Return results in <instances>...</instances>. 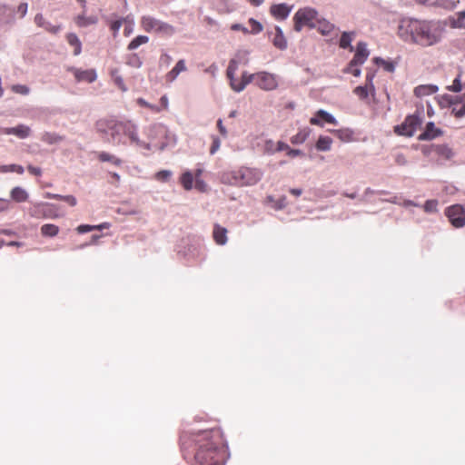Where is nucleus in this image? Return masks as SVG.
<instances>
[{
    "label": "nucleus",
    "mask_w": 465,
    "mask_h": 465,
    "mask_svg": "<svg viewBox=\"0 0 465 465\" xmlns=\"http://www.w3.org/2000/svg\"><path fill=\"white\" fill-rule=\"evenodd\" d=\"M95 129L104 143L114 146L130 144L147 151H163L176 144L175 135L163 124H153L144 129L150 142L140 139L138 126L129 120L103 118L95 123Z\"/></svg>",
    "instance_id": "f257e3e1"
},
{
    "label": "nucleus",
    "mask_w": 465,
    "mask_h": 465,
    "mask_svg": "<svg viewBox=\"0 0 465 465\" xmlns=\"http://www.w3.org/2000/svg\"><path fill=\"white\" fill-rule=\"evenodd\" d=\"M444 26L440 21L403 18L398 26V35L405 42L431 46L442 37Z\"/></svg>",
    "instance_id": "f03ea898"
},
{
    "label": "nucleus",
    "mask_w": 465,
    "mask_h": 465,
    "mask_svg": "<svg viewBox=\"0 0 465 465\" xmlns=\"http://www.w3.org/2000/svg\"><path fill=\"white\" fill-rule=\"evenodd\" d=\"M262 176L263 173L260 169L242 166L238 170L223 173L221 182L238 187L252 186L259 183Z\"/></svg>",
    "instance_id": "7ed1b4c3"
},
{
    "label": "nucleus",
    "mask_w": 465,
    "mask_h": 465,
    "mask_svg": "<svg viewBox=\"0 0 465 465\" xmlns=\"http://www.w3.org/2000/svg\"><path fill=\"white\" fill-rule=\"evenodd\" d=\"M224 450L208 442L201 446L193 455L198 465H224Z\"/></svg>",
    "instance_id": "20e7f679"
},
{
    "label": "nucleus",
    "mask_w": 465,
    "mask_h": 465,
    "mask_svg": "<svg viewBox=\"0 0 465 465\" xmlns=\"http://www.w3.org/2000/svg\"><path fill=\"white\" fill-rule=\"evenodd\" d=\"M320 17L321 15L315 8L309 6L300 8L293 15V29L296 32H301L303 26L313 29Z\"/></svg>",
    "instance_id": "39448f33"
},
{
    "label": "nucleus",
    "mask_w": 465,
    "mask_h": 465,
    "mask_svg": "<svg viewBox=\"0 0 465 465\" xmlns=\"http://www.w3.org/2000/svg\"><path fill=\"white\" fill-rule=\"evenodd\" d=\"M141 25L147 33H155L167 37L175 34V28L172 25L156 19L151 15L142 16Z\"/></svg>",
    "instance_id": "423d86ee"
},
{
    "label": "nucleus",
    "mask_w": 465,
    "mask_h": 465,
    "mask_svg": "<svg viewBox=\"0 0 465 465\" xmlns=\"http://www.w3.org/2000/svg\"><path fill=\"white\" fill-rule=\"evenodd\" d=\"M422 118L420 114H413L405 118L404 122L394 128V132L399 135H404L408 137L413 136L417 128L420 126Z\"/></svg>",
    "instance_id": "0eeeda50"
},
{
    "label": "nucleus",
    "mask_w": 465,
    "mask_h": 465,
    "mask_svg": "<svg viewBox=\"0 0 465 465\" xmlns=\"http://www.w3.org/2000/svg\"><path fill=\"white\" fill-rule=\"evenodd\" d=\"M249 63V52L247 50H239L229 62L226 74L229 79H232L240 64L246 65Z\"/></svg>",
    "instance_id": "6e6552de"
},
{
    "label": "nucleus",
    "mask_w": 465,
    "mask_h": 465,
    "mask_svg": "<svg viewBox=\"0 0 465 465\" xmlns=\"http://www.w3.org/2000/svg\"><path fill=\"white\" fill-rule=\"evenodd\" d=\"M446 215L454 227L460 228L465 225V212L462 206L455 204L448 207Z\"/></svg>",
    "instance_id": "1a4fd4ad"
},
{
    "label": "nucleus",
    "mask_w": 465,
    "mask_h": 465,
    "mask_svg": "<svg viewBox=\"0 0 465 465\" xmlns=\"http://www.w3.org/2000/svg\"><path fill=\"white\" fill-rule=\"evenodd\" d=\"M255 84L261 89L266 91L274 90L278 86L276 75L267 72L257 73Z\"/></svg>",
    "instance_id": "9d476101"
},
{
    "label": "nucleus",
    "mask_w": 465,
    "mask_h": 465,
    "mask_svg": "<svg viewBox=\"0 0 465 465\" xmlns=\"http://www.w3.org/2000/svg\"><path fill=\"white\" fill-rule=\"evenodd\" d=\"M15 21V8L7 4L0 3V26L12 25Z\"/></svg>",
    "instance_id": "9b49d317"
},
{
    "label": "nucleus",
    "mask_w": 465,
    "mask_h": 465,
    "mask_svg": "<svg viewBox=\"0 0 465 465\" xmlns=\"http://www.w3.org/2000/svg\"><path fill=\"white\" fill-rule=\"evenodd\" d=\"M256 76L257 74H249L247 72H243L241 81L235 79L234 75H232V79H229L230 84L235 92L240 93L246 87L247 84L252 82H256Z\"/></svg>",
    "instance_id": "f8f14e48"
},
{
    "label": "nucleus",
    "mask_w": 465,
    "mask_h": 465,
    "mask_svg": "<svg viewBox=\"0 0 465 465\" xmlns=\"http://www.w3.org/2000/svg\"><path fill=\"white\" fill-rule=\"evenodd\" d=\"M370 53L367 48V44L365 42H359L356 46L355 54L352 60L350 62V66H359L367 60Z\"/></svg>",
    "instance_id": "ddd939ff"
},
{
    "label": "nucleus",
    "mask_w": 465,
    "mask_h": 465,
    "mask_svg": "<svg viewBox=\"0 0 465 465\" xmlns=\"http://www.w3.org/2000/svg\"><path fill=\"white\" fill-rule=\"evenodd\" d=\"M322 122H325L327 124H334L336 125L338 124L336 118L327 111L323 109H320L315 116L312 117L310 119V123L314 125H321L322 126Z\"/></svg>",
    "instance_id": "4468645a"
},
{
    "label": "nucleus",
    "mask_w": 465,
    "mask_h": 465,
    "mask_svg": "<svg viewBox=\"0 0 465 465\" xmlns=\"http://www.w3.org/2000/svg\"><path fill=\"white\" fill-rule=\"evenodd\" d=\"M2 133L8 135H15L19 139H25L30 136L32 131L31 128L25 124H18L15 127L2 129Z\"/></svg>",
    "instance_id": "2eb2a0df"
},
{
    "label": "nucleus",
    "mask_w": 465,
    "mask_h": 465,
    "mask_svg": "<svg viewBox=\"0 0 465 465\" xmlns=\"http://www.w3.org/2000/svg\"><path fill=\"white\" fill-rule=\"evenodd\" d=\"M292 5L287 4H275L270 8V12L273 17L279 20H285L291 14Z\"/></svg>",
    "instance_id": "dca6fc26"
},
{
    "label": "nucleus",
    "mask_w": 465,
    "mask_h": 465,
    "mask_svg": "<svg viewBox=\"0 0 465 465\" xmlns=\"http://www.w3.org/2000/svg\"><path fill=\"white\" fill-rule=\"evenodd\" d=\"M442 134V131L437 128L433 122H429L426 124L425 131L419 135L420 141L433 140Z\"/></svg>",
    "instance_id": "f3484780"
},
{
    "label": "nucleus",
    "mask_w": 465,
    "mask_h": 465,
    "mask_svg": "<svg viewBox=\"0 0 465 465\" xmlns=\"http://www.w3.org/2000/svg\"><path fill=\"white\" fill-rule=\"evenodd\" d=\"M314 29H316L322 35L329 36L336 28L332 23L321 15L320 19L316 23Z\"/></svg>",
    "instance_id": "a211bd4d"
},
{
    "label": "nucleus",
    "mask_w": 465,
    "mask_h": 465,
    "mask_svg": "<svg viewBox=\"0 0 465 465\" xmlns=\"http://www.w3.org/2000/svg\"><path fill=\"white\" fill-rule=\"evenodd\" d=\"M38 206L41 207V213L45 218L55 219L62 215L58 213L59 207L54 203H42Z\"/></svg>",
    "instance_id": "6ab92c4d"
},
{
    "label": "nucleus",
    "mask_w": 465,
    "mask_h": 465,
    "mask_svg": "<svg viewBox=\"0 0 465 465\" xmlns=\"http://www.w3.org/2000/svg\"><path fill=\"white\" fill-rule=\"evenodd\" d=\"M272 45L280 49V50H285L288 46L287 40L284 36L282 29L276 25L274 27V35L272 39Z\"/></svg>",
    "instance_id": "aec40b11"
},
{
    "label": "nucleus",
    "mask_w": 465,
    "mask_h": 465,
    "mask_svg": "<svg viewBox=\"0 0 465 465\" xmlns=\"http://www.w3.org/2000/svg\"><path fill=\"white\" fill-rule=\"evenodd\" d=\"M187 70L185 61L183 59L179 60L174 67L166 74L165 79L169 83H173L182 72Z\"/></svg>",
    "instance_id": "412c9836"
},
{
    "label": "nucleus",
    "mask_w": 465,
    "mask_h": 465,
    "mask_svg": "<svg viewBox=\"0 0 465 465\" xmlns=\"http://www.w3.org/2000/svg\"><path fill=\"white\" fill-rule=\"evenodd\" d=\"M86 10H83L82 14L78 15L75 17V23L80 27H86L91 25H95L98 23V18L95 15H85Z\"/></svg>",
    "instance_id": "4be33fe9"
},
{
    "label": "nucleus",
    "mask_w": 465,
    "mask_h": 465,
    "mask_svg": "<svg viewBox=\"0 0 465 465\" xmlns=\"http://www.w3.org/2000/svg\"><path fill=\"white\" fill-rule=\"evenodd\" d=\"M439 90V87L435 84H421L414 89V94L417 97H422L435 94Z\"/></svg>",
    "instance_id": "5701e85b"
},
{
    "label": "nucleus",
    "mask_w": 465,
    "mask_h": 465,
    "mask_svg": "<svg viewBox=\"0 0 465 465\" xmlns=\"http://www.w3.org/2000/svg\"><path fill=\"white\" fill-rule=\"evenodd\" d=\"M449 22L452 28L465 29V11L458 12L454 16H450Z\"/></svg>",
    "instance_id": "b1692460"
},
{
    "label": "nucleus",
    "mask_w": 465,
    "mask_h": 465,
    "mask_svg": "<svg viewBox=\"0 0 465 465\" xmlns=\"http://www.w3.org/2000/svg\"><path fill=\"white\" fill-rule=\"evenodd\" d=\"M64 137L51 132H45L41 134V141L47 144H56L64 141Z\"/></svg>",
    "instance_id": "393cba45"
},
{
    "label": "nucleus",
    "mask_w": 465,
    "mask_h": 465,
    "mask_svg": "<svg viewBox=\"0 0 465 465\" xmlns=\"http://www.w3.org/2000/svg\"><path fill=\"white\" fill-rule=\"evenodd\" d=\"M311 128L310 127H303L302 128L298 134H296L295 135H293L292 138H291V143L292 144H302L303 143L306 139L309 137V135L311 134Z\"/></svg>",
    "instance_id": "a878e982"
},
{
    "label": "nucleus",
    "mask_w": 465,
    "mask_h": 465,
    "mask_svg": "<svg viewBox=\"0 0 465 465\" xmlns=\"http://www.w3.org/2000/svg\"><path fill=\"white\" fill-rule=\"evenodd\" d=\"M10 194L12 200L16 203H24L28 199L27 192L20 186L14 187Z\"/></svg>",
    "instance_id": "bb28decb"
},
{
    "label": "nucleus",
    "mask_w": 465,
    "mask_h": 465,
    "mask_svg": "<svg viewBox=\"0 0 465 465\" xmlns=\"http://www.w3.org/2000/svg\"><path fill=\"white\" fill-rule=\"evenodd\" d=\"M226 233H227V230L225 228L221 227L217 224L214 226L213 238L218 244L223 245L226 243V242H227Z\"/></svg>",
    "instance_id": "cd10ccee"
},
{
    "label": "nucleus",
    "mask_w": 465,
    "mask_h": 465,
    "mask_svg": "<svg viewBox=\"0 0 465 465\" xmlns=\"http://www.w3.org/2000/svg\"><path fill=\"white\" fill-rule=\"evenodd\" d=\"M66 40L70 45L74 47V54L79 55L82 52V43L78 36L74 33H69L66 35Z\"/></svg>",
    "instance_id": "c85d7f7f"
},
{
    "label": "nucleus",
    "mask_w": 465,
    "mask_h": 465,
    "mask_svg": "<svg viewBox=\"0 0 465 465\" xmlns=\"http://www.w3.org/2000/svg\"><path fill=\"white\" fill-rule=\"evenodd\" d=\"M75 78L77 81H86L88 83H92L96 79V74L93 70L76 71Z\"/></svg>",
    "instance_id": "c756f323"
},
{
    "label": "nucleus",
    "mask_w": 465,
    "mask_h": 465,
    "mask_svg": "<svg viewBox=\"0 0 465 465\" xmlns=\"http://www.w3.org/2000/svg\"><path fill=\"white\" fill-rule=\"evenodd\" d=\"M355 35L354 32H343L341 34V39H340V47L342 49L350 48L351 51L353 49L351 45L352 37Z\"/></svg>",
    "instance_id": "7c9ffc66"
},
{
    "label": "nucleus",
    "mask_w": 465,
    "mask_h": 465,
    "mask_svg": "<svg viewBox=\"0 0 465 465\" xmlns=\"http://www.w3.org/2000/svg\"><path fill=\"white\" fill-rule=\"evenodd\" d=\"M332 139L329 136H320L316 143V149L321 152H327L331 149Z\"/></svg>",
    "instance_id": "2f4dec72"
},
{
    "label": "nucleus",
    "mask_w": 465,
    "mask_h": 465,
    "mask_svg": "<svg viewBox=\"0 0 465 465\" xmlns=\"http://www.w3.org/2000/svg\"><path fill=\"white\" fill-rule=\"evenodd\" d=\"M373 62L378 66H382L383 69L388 73H393L395 71V64L391 61L384 60L381 57L373 58Z\"/></svg>",
    "instance_id": "473e14b6"
},
{
    "label": "nucleus",
    "mask_w": 465,
    "mask_h": 465,
    "mask_svg": "<svg viewBox=\"0 0 465 465\" xmlns=\"http://www.w3.org/2000/svg\"><path fill=\"white\" fill-rule=\"evenodd\" d=\"M98 159L101 161V162H109L114 165H121L122 164V160L118 157H116L115 155L114 154H111L109 153H106V152H101L99 153L98 154Z\"/></svg>",
    "instance_id": "72a5a7b5"
},
{
    "label": "nucleus",
    "mask_w": 465,
    "mask_h": 465,
    "mask_svg": "<svg viewBox=\"0 0 465 465\" xmlns=\"http://www.w3.org/2000/svg\"><path fill=\"white\" fill-rule=\"evenodd\" d=\"M41 232L44 236L54 237L59 232V228L54 224L47 223L41 227Z\"/></svg>",
    "instance_id": "f704fd0d"
},
{
    "label": "nucleus",
    "mask_w": 465,
    "mask_h": 465,
    "mask_svg": "<svg viewBox=\"0 0 465 465\" xmlns=\"http://www.w3.org/2000/svg\"><path fill=\"white\" fill-rule=\"evenodd\" d=\"M149 37L146 35H138L134 37L128 45V50L132 51L138 48L140 45L147 44Z\"/></svg>",
    "instance_id": "c9c22d12"
},
{
    "label": "nucleus",
    "mask_w": 465,
    "mask_h": 465,
    "mask_svg": "<svg viewBox=\"0 0 465 465\" xmlns=\"http://www.w3.org/2000/svg\"><path fill=\"white\" fill-rule=\"evenodd\" d=\"M193 175L190 171H186L181 176V183L187 191L193 188Z\"/></svg>",
    "instance_id": "e433bc0d"
},
{
    "label": "nucleus",
    "mask_w": 465,
    "mask_h": 465,
    "mask_svg": "<svg viewBox=\"0 0 465 465\" xmlns=\"http://www.w3.org/2000/svg\"><path fill=\"white\" fill-rule=\"evenodd\" d=\"M126 64L134 68H140L143 61L137 54H130L126 56Z\"/></svg>",
    "instance_id": "4c0bfd02"
},
{
    "label": "nucleus",
    "mask_w": 465,
    "mask_h": 465,
    "mask_svg": "<svg viewBox=\"0 0 465 465\" xmlns=\"http://www.w3.org/2000/svg\"><path fill=\"white\" fill-rule=\"evenodd\" d=\"M353 93L361 100L366 99L369 96L370 93H372L368 85H360L357 86Z\"/></svg>",
    "instance_id": "58836bf2"
},
{
    "label": "nucleus",
    "mask_w": 465,
    "mask_h": 465,
    "mask_svg": "<svg viewBox=\"0 0 465 465\" xmlns=\"http://www.w3.org/2000/svg\"><path fill=\"white\" fill-rule=\"evenodd\" d=\"M441 104L446 103L450 105L456 106L458 104L462 103L463 97L462 96H451V95H443L442 96Z\"/></svg>",
    "instance_id": "ea45409f"
},
{
    "label": "nucleus",
    "mask_w": 465,
    "mask_h": 465,
    "mask_svg": "<svg viewBox=\"0 0 465 465\" xmlns=\"http://www.w3.org/2000/svg\"><path fill=\"white\" fill-rule=\"evenodd\" d=\"M249 25L251 27L249 32L252 35L259 34L260 32L262 31V25L259 21H257L253 18L249 19Z\"/></svg>",
    "instance_id": "a19ab883"
},
{
    "label": "nucleus",
    "mask_w": 465,
    "mask_h": 465,
    "mask_svg": "<svg viewBox=\"0 0 465 465\" xmlns=\"http://www.w3.org/2000/svg\"><path fill=\"white\" fill-rule=\"evenodd\" d=\"M173 173L170 170H162L155 173L156 180L166 183L172 177Z\"/></svg>",
    "instance_id": "79ce46f5"
},
{
    "label": "nucleus",
    "mask_w": 465,
    "mask_h": 465,
    "mask_svg": "<svg viewBox=\"0 0 465 465\" xmlns=\"http://www.w3.org/2000/svg\"><path fill=\"white\" fill-rule=\"evenodd\" d=\"M113 79H114V84L118 86L119 89H121V91H123V92L127 91V87L124 82L123 77L121 75H119L116 71L113 72Z\"/></svg>",
    "instance_id": "37998d69"
},
{
    "label": "nucleus",
    "mask_w": 465,
    "mask_h": 465,
    "mask_svg": "<svg viewBox=\"0 0 465 465\" xmlns=\"http://www.w3.org/2000/svg\"><path fill=\"white\" fill-rule=\"evenodd\" d=\"M12 91L15 94L27 95L30 93V88L25 84H14L12 86Z\"/></svg>",
    "instance_id": "c03bdc74"
},
{
    "label": "nucleus",
    "mask_w": 465,
    "mask_h": 465,
    "mask_svg": "<svg viewBox=\"0 0 465 465\" xmlns=\"http://www.w3.org/2000/svg\"><path fill=\"white\" fill-rule=\"evenodd\" d=\"M437 200H428L424 203V210L427 213H436L437 212Z\"/></svg>",
    "instance_id": "a18cd8bd"
},
{
    "label": "nucleus",
    "mask_w": 465,
    "mask_h": 465,
    "mask_svg": "<svg viewBox=\"0 0 465 465\" xmlns=\"http://www.w3.org/2000/svg\"><path fill=\"white\" fill-rule=\"evenodd\" d=\"M448 89L454 93H459L462 89V85L460 83V75L459 74L452 82V84L448 86Z\"/></svg>",
    "instance_id": "49530a36"
},
{
    "label": "nucleus",
    "mask_w": 465,
    "mask_h": 465,
    "mask_svg": "<svg viewBox=\"0 0 465 465\" xmlns=\"http://www.w3.org/2000/svg\"><path fill=\"white\" fill-rule=\"evenodd\" d=\"M173 61L172 56L167 53H163L159 59L160 66L168 67Z\"/></svg>",
    "instance_id": "de8ad7c7"
},
{
    "label": "nucleus",
    "mask_w": 465,
    "mask_h": 465,
    "mask_svg": "<svg viewBox=\"0 0 465 465\" xmlns=\"http://www.w3.org/2000/svg\"><path fill=\"white\" fill-rule=\"evenodd\" d=\"M125 19L124 18H120V19H117L115 21H113L111 24H110V28L111 30L114 32V36H116L122 25H123V22L124 21Z\"/></svg>",
    "instance_id": "09e8293b"
},
{
    "label": "nucleus",
    "mask_w": 465,
    "mask_h": 465,
    "mask_svg": "<svg viewBox=\"0 0 465 465\" xmlns=\"http://www.w3.org/2000/svg\"><path fill=\"white\" fill-rule=\"evenodd\" d=\"M438 153H439L440 155H442V156L446 157L447 159H450V157H452V155H453V153H452L451 149H450V148H449V147H448V146H446V145L440 146V147L438 148Z\"/></svg>",
    "instance_id": "8fccbe9b"
},
{
    "label": "nucleus",
    "mask_w": 465,
    "mask_h": 465,
    "mask_svg": "<svg viewBox=\"0 0 465 465\" xmlns=\"http://www.w3.org/2000/svg\"><path fill=\"white\" fill-rule=\"evenodd\" d=\"M46 31L52 33V34H57L61 30V25H54L50 22H46L45 25L43 26Z\"/></svg>",
    "instance_id": "3c124183"
},
{
    "label": "nucleus",
    "mask_w": 465,
    "mask_h": 465,
    "mask_svg": "<svg viewBox=\"0 0 465 465\" xmlns=\"http://www.w3.org/2000/svg\"><path fill=\"white\" fill-rule=\"evenodd\" d=\"M264 152L268 154L275 153L274 143L272 140H267L264 144Z\"/></svg>",
    "instance_id": "603ef678"
},
{
    "label": "nucleus",
    "mask_w": 465,
    "mask_h": 465,
    "mask_svg": "<svg viewBox=\"0 0 465 465\" xmlns=\"http://www.w3.org/2000/svg\"><path fill=\"white\" fill-rule=\"evenodd\" d=\"M339 135V138L341 141L348 142L351 139V134L348 130H339L336 131Z\"/></svg>",
    "instance_id": "864d4df0"
},
{
    "label": "nucleus",
    "mask_w": 465,
    "mask_h": 465,
    "mask_svg": "<svg viewBox=\"0 0 465 465\" xmlns=\"http://www.w3.org/2000/svg\"><path fill=\"white\" fill-rule=\"evenodd\" d=\"M452 114L457 118H461L465 115V103L461 105L460 108H457L456 106H453L452 108Z\"/></svg>",
    "instance_id": "5fc2aeb1"
},
{
    "label": "nucleus",
    "mask_w": 465,
    "mask_h": 465,
    "mask_svg": "<svg viewBox=\"0 0 465 465\" xmlns=\"http://www.w3.org/2000/svg\"><path fill=\"white\" fill-rule=\"evenodd\" d=\"M28 10V4L27 3H21L18 6L15 12H17L20 15V17L25 16Z\"/></svg>",
    "instance_id": "6e6d98bb"
},
{
    "label": "nucleus",
    "mask_w": 465,
    "mask_h": 465,
    "mask_svg": "<svg viewBox=\"0 0 465 465\" xmlns=\"http://www.w3.org/2000/svg\"><path fill=\"white\" fill-rule=\"evenodd\" d=\"M8 172H15L19 174H23L25 172V169L22 165L9 164V165H7V173Z\"/></svg>",
    "instance_id": "4d7b16f0"
},
{
    "label": "nucleus",
    "mask_w": 465,
    "mask_h": 465,
    "mask_svg": "<svg viewBox=\"0 0 465 465\" xmlns=\"http://www.w3.org/2000/svg\"><path fill=\"white\" fill-rule=\"evenodd\" d=\"M373 78H374V74L372 73H368L366 74L365 85H368V87L371 89V91L372 93H374V91H375V88H374V85H373Z\"/></svg>",
    "instance_id": "13d9d810"
},
{
    "label": "nucleus",
    "mask_w": 465,
    "mask_h": 465,
    "mask_svg": "<svg viewBox=\"0 0 465 465\" xmlns=\"http://www.w3.org/2000/svg\"><path fill=\"white\" fill-rule=\"evenodd\" d=\"M221 141L218 137L213 138L212 146L210 148V153L214 154L220 148Z\"/></svg>",
    "instance_id": "bf43d9fd"
},
{
    "label": "nucleus",
    "mask_w": 465,
    "mask_h": 465,
    "mask_svg": "<svg viewBox=\"0 0 465 465\" xmlns=\"http://www.w3.org/2000/svg\"><path fill=\"white\" fill-rule=\"evenodd\" d=\"M395 163L398 164V165H406L408 163V161L405 157V155L403 153H397L395 155Z\"/></svg>",
    "instance_id": "052dcab7"
},
{
    "label": "nucleus",
    "mask_w": 465,
    "mask_h": 465,
    "mask_svg": "<svg viewBox=\"0 0 465 465\" xmlns=\"http://www.w3.org/2000/svg\"><path fill=\"white\" fill-rule=\"evenodd\" d=\"M93 230H95V226L94 225L82 224L77 227V232L79 233H85Z\"/></svg>",
    "instance_id": "680f3d73"
},
{
    "label": "nucleus",
    "mask_w": 465,
    "mask_h": 465,
    "mask_svg": "<svg viewBox=\"0 0 465 465\" xmlns=\"http://www.w3.org/2000/svg\"><path fill=\"white\" fill-rule=\"evenodd\" d=\"M47 21L44 18L43 15L42 14H37L35 16V23L37 25V26L39 27H43L45 23Z\"/></svg>",
    "instance_id": "e2e57ef3"
},
{
    "label": "nucleus",
    "mask_w": 465,
    "mask_h": 465,
    "mask_svg": "<svg viewBox=\"0 0 465 465\" xmlns=\"http://www.w3.org/2000/svg\"><path fill=\"white\" fill-rule=\"evenodd\" d=\"M62 201L69 203L71 206H74L77 203V200L74 195H64Z\"/></svg>",
    "instance_id": "0e129e2a"
},
{
    "label": "nucleus",
    "mask_w": 465,
    "mask_h": 465,
    "mask_svg": "<svg viewBox=\"0 0 465 465\" xmlns=\"http://www.w3.org/2000/svg\"><path fill=\"white\" fill-rule=\"evenodd\" d=\"M27 170L29 173L35 176H40L42 174V169L40 167H35L33 165H28Z\"/></svg>",
    "instance_id": "69168bd1"
},
{
    "label": "nucleus",
    "mask_w": 465,
    "mask_h": 465,
    "mask_svg": "<svg viewBox=\"0 0 465 465\" xmlns=\"http://www.w3.org/2000/svg\"><path fill=\"white\" fill-rule=\"evenodd\" d=\"M137 104H140L141 106L148 107V108H150L152 110L158 111L157 106L150 104L143 98H138L137 99Z\"/></svg>",
    "instance_id": "338daca9"
},
{
    "label": "nucleus",
    "mask_w": 465,
    "mask_h": 465,
    "mask_svg": "<svg viewBox=\"0 0 465 465\" xmlns=\"http://www.w3.org/2000/svg\"><path fill=\"white\" fill-rule=\"evenodd\" d=\"M289 148H290V146L287 143H285L282 141H279L276 144L275 152H281V151L288 152Z\"/></svg>",
    "instance_id": "774afa93"
}]
</instances>
